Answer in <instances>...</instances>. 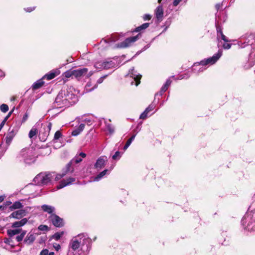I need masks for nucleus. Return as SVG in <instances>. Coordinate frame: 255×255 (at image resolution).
Returning <instances> with one entry per match:
<instances>
[{"label":"nucleus","mask_w":255,"mask_h":255,"mask_svg":"<svg viewBox=\"0 0 255 255\" xmlns=\"http://www.w3.org/2000/svg\"><path fill=\"white\" fill-rule=\"evenodd\" d=\"M27 219L26 218H23L20 221H16L12 223V227L13 228H18L23 226L27 222Z\"/></svg>","instance_id":"4be33fe9"},{"label":"nucleus","mask_w":255,"mask_h":255,"mask_svg":"<svg viewBox=\"0 0 255 255\" xmlns=\"http://www.w3.org/2000/svg\"><path fill=\"white\" fill-rule=\"evenodd\" d=\"M108 76L107 75H105L102 77H101V78H100L98 81H97V83L98 84H101L103 82V80Z\"/></svg>","instance_id":"49530a36"},{"label":"nucleus","mask_w":255,"mask_h":255,"mask_svg":"<svg viewBox=\"0 0 255 255\" xmlns=\"http://www.w3.org/2000/svg\"><path fill=\"white\" fill-rule=\"evenodd\" d=\"M78 101L77 96L68 91L62 90L55 98L54 106L57 108L68 107Z\"/></svg>","instance_id":"f257e3e1"},{"label":"nucleus","mask_w":255,"mask_h":255,"mask_svg":"<svg viewBox=\"0 0 255 255\" xmlns=\"http://www.w3.org/2000/svg\"><path fill=\"white\" fill-rule=\"evenodd\" d=\"M35 240V237L34 235L31 233H29L27 234L26 237L24 239L23 243L30 245L32 244Z\"/></svg>","instance_id":"a211bd4d"},{"label":"nucleus","mask_w":255,"mask_h":255,"mask_svg":"<svg viewBox=\"0 0 255 255\" xmlns=\"http://www.w3.org/2000/svg\"><path fill=\"white\" fill-rule=\"evenodd\" d=\"M221 16L216 15V27L217 29V35L218 34H220L221 32H223L222 28L220 24L221 23Z\"/></svg>","instance_id":"412c9836"},{"label":"nucleus","mask_w":255,"mask_h":255,"mask_svg":"<svg viewBox=\"0 0 255 255\" xmlns=\"http://www.w3.org/2000/svg\"><path fill=\"white\" fill-rule=\"evenodd\" d=\"M121 156H122V153L120 151H117L113 155L112 158L114 160L119 159L121 158Z\"/></svg>","instance_id":"c9c22d12"},{"label":"nucleus","mask_w":255,"mask_h":255,"mask_svg":"<svg viewBox=\"0 0 255 255\" xmlns=\"http://www.w3.org/2000/svg\"><path fill=\"white\" fill-rule=\"evenodd\" d=\"M65 175L64 172L62 174H56L54 172H41L35 177L33 182L37 185H47L52 184L54 181L60 180Z\"/></svg>","instance_id":"f03ea898"},{"label":"nucleus","mask_w":255,"mask_h":255,"mask_svg":"<svg viewBox=\"0 0 255 255\" xmlns=\"http://www.w3.org/2000/svg\"><path fill=\"white\" fill-rule=\"evenodd\" d=\"M222 55V51L219 50L217 53L214 55L212 57L205 59L201 61L199 63H195L194 64L192 68V70L196 72V71H203L205 69L201 66H206L208 64L212 65L215 64L217 60L221 57Z\"/></svg>","instance_id":"20e7f679"},{"label":"nucleus","mask_w":255,"mask_h":255,"mask_svg":"<svg viewBox=\"0 0 255 255\" xmlns=\"http://www.w3.org/2000/svg\"><path fill=\"white\" fill-rule=\"evenodd\" d=\"M109 171L108 169H105L103 171L99 173L94 179V181H98L101 180L104 176Z\"/></svg>","instance_id":"cd10ccee"},{"label":"nucleus","mask_w":255,"mask_h":255,"mask_svg":"<svg viewBox=\"0 0 255 255\" xmlns=\"http://www.w3.org/2000/svg\"><path fill=\"white\" fill-rule=\"evenodd\" d=\"M108 42V40H106V39H103L101 41V42L100 43L101 44H103V43H107Z\"/></svg>","instance_id":"bf43d9fd"},{"label":"nucleus","mask_w":255,"mask_h":255,"mask_svg":"<svg viewBox=\"0 0 255 255\" xmlns=\"http://www.w3.org/2000/svg\"><path fill=\"white\" fill-rule=\"evenodd\" d=\"M241 223L245 230L250 232L255 231V209L254 213L252 212L246 213Z\"/></svg>","instance_id":"39448f33"},{"label":"nucleus","mask_w":255,"mask_h":255,"mask_svg":"<svg viewBox=\"0 0 255 255\" xmlns=\"http://www.w3.org/2000/svg\"><path fill=\"white\" fill-rule=\"evenodd\" d=\"M221 7L220 4L218 3L216 5V8L217 10H218Z\"/></svg>","instance_id":"e2e57ef3"},{"label":"nucleus","mask_w":255,"mask_h":255,"mask_svg":"<svg viewBox=\"0 0 255 255\" xmlns=\"http://www.w3.org/2000/svg\"><path fill=\"white\" fill-rule=\"evenodd\" d=\"M61 136V133L60 131H57L54 136V140H58Z\"/></svg>","instance_id":"37998d69"},{"label":"nucleus","mask_w":255,"mask_h":255,"mask_svg":"<svg viewBox=\"0 0 255 255\" xmlns=\"http://www.w3.org/2000/svg\"><path fill=\"white\" fill-rule=\"evenodd\" d=\"M171 82H172L171 80H170V78H169V79H168L166 80V82H165V84L167 86L169 87V86H170V85H171Z\"/></svg>","instance_id":"6e6d98bb"},{"label":"nucleus","mask_w":255,"mask_h":255,"mask_svg":"<svg viewBox=\"0 0 255 255\" xmlns=\"http://www.w3.org/2000/svg\"><path fill=\"white\" fill-rule=\"evenodd\" d=\"M41 209L44 212L51 214L55 211V208L54 207L47 205H43L41 206Z\"/></svg>","instance_id":"5701e85b"},{"label":"nucleus","mask_w":255,"mask_h":255,"mask_svg":"<svg viewBox=\"0 0 255 255\" xmlns=\"http://www.w3.org/2000/svg\"><path fill=\"white\" fill-rule=\"evenodd\" d=\"M84 128H85V125L84 124H81L79 125V126L78 128L79 129L80 131L82 132L84 130Z\"/></svg>","instance_id":"603ef678"},{"label":"nucleus","mask_w":255,"mask_h":255,"mask_svg":"<svg viewBox=\"0 0 255 255\" xmlns=\"http://www.w3.org/2000/svg\"><path fill=\"white\" fill-rule=\"evenodd\" d=\"M44 84L43 78L37 80L36 82L33 83L32 86V88L33 90L38 89L41 87Z\"/></svg>","instance_id":"a878e982"},{"label":"nucleus","mask_w":255,"mask_h":255,"mask_svg":"<svg viewBox=\"0 0 255 255\" xmlns=\"http://www.w3.org/2000/svg\"><path fill=\"white\" fill-rule=\"evenodd\" d=\"M23 205L22 204L19 202V201H16L13 203L12 205L10 207L11 209H21L22 208Z\"/></svg>","instance_id":"7c9ffc66"},{"label":"nucleus","mask_w":255,"mask_h":255,"mask_svg":"<svg viewBox=\"0 0 255 255\" xmlns=\"http://www.w3.org/2000/svg\"><path fill=\"white\" fill-rule=\"evenodd\" d=\"M80 132H81V131H80L79 129L78 128H77L76 129H75L72 131L71 134L73 136H77L79 134H80Z\"/></svg>","instance_id":"c03bdc74"},{"label":"nucleus","mask_w":255,"mask_h":255,"mask_svg":"<svg viewBox=\"0 0 255 255\" xmlns=\"http://www.w3.org/2000/svg\"><path fill=\"white\" fill-rule=\"evenodd\" d=\"M37 133H38V130L37 129L33 127H32V128L31 129V130H30L29 132V134H28V137L30 138V139H35L36 137V136H37Z\"/></svg>","instance_id":"393cba45"},{"label":"nucleus","mask_w":255,"mask_h":255,"mask_svg":"<svg viewBox=\"0 0 255 255\" xmlns=\"http://www.w3.org/2000/svg\"><path fill=\"white\" fill-rule=\"evenodd\" d=\"M17 157L26 164H30L35 160V156L31 149L28 148L22 149Z\"/></svg>","instance_id":"6e6552de"},{"label":"nucleus","mask_w":255,"mask_h":255,"mask_svg":"<svg viewBox=\"0 0 255 255\" xmlns=\"http://www.w3.org/2000/svg\"><path fill=\"white\" fill-rule=\"evenodd\" d=\"M161 1H162V0H158V2L159 3H161Z\"/></svg>","instance_id":"774afa93"},{"label":"nucleus","mask_w":255,"mask_h":255,"mask_svg":"<svg viewBox=\"0 0 255 255\" xmlns=\"http://www.w3.org/2000/svg\"><path fill=\"white\" fill-rule=\"evenodd\" d=\"M169 87L167 86L165 84H164L161 88V90L159 93L160 96H162V94L168 89Z\"/></svg>","instance_id":"4c0bfd02"},{"label":"nucleus","mask_w":255,"mask_h":255,"mask_svg":"<svg viewBox=\"0 0 255 255\" xmlns=\"http://www.w3.org/2000/svg\"><path fill=\"white\" fill-rule=\"evenodd\" d=\"M58 74V71H52L46 75H45L43 77V79H47L48 80H51L55 78Z\"/></svg>","instance_id":"b1692460"},{"label":"nucleus","mask_w":255,"mask_h":255,"mask_svg":"<svg viewBox=\"0 0 255 255\" xmlns=\"http://www.w3.org/2000/svg\"><path fill=\"white\" fill-rule=\"evenodd\" d=\"M35 9V7H27V8H24V10L26 11V12H31L32 11H33V10H34Z\"/></svg>","instance_id":"864d4df0"},{"label":"nucleus","mask_w":255,"mask_h":255,"mask_svg":"<svg viewBox=\"0 0 255 255\" xmlns=\"http://www.w3.org/2000/svg\"><path fill=\"white\" fill-rule=\"evenodd\" d=\"M4 76V74L3 72L0 70V77H3Z\"/></svg>","instance_id":"680f3d73"},{"label":"nucleus","mask_w":255,"mask_h":255,"mask_svg":"<svg viewBox=\"0 0 255 255\" xmlns=\"http://www.w3.org/2000/svg\"><path fill=\"white\" fill-rule=\"evenodd\" d=\"M54 248L56 251H58L60 248L61 247L59 245H56V246H54Z\"/></svg>","instance_id":"13d9d810"},{"label":"nucleus","mask_w":255,"mask_h":255,"mask_svg":"<svg viewBox=\"0 0 255 255\" xmlns=\"http://www.w3.org/2000/svg\"><path fill=\"white\" fill-rule=\"evenodd\" d=\"M151 18V16L149 14H145L143 16V18L144 20H149Z\"/></svg>","instance_id":"de8ad7c7"},{"label":"nucleus","mask_w":255,"mask_h":255,"mask_svg":"<svg viewBox=\"0 0 255 255\" xmlns=\"http://www.w3.org/2000/svg\"><path fill=\"white\" fill-rule=\"evenodd\" d=\"M128 76L132 78L134 80L131 82V85H133L135 82V85L137 86L140 84V80L141 79V75L135 71L133 68L129 70V73H128Z\"/></svg>","instance_id":"f8f14e48"},{"label":"nucleus","mask_w":255,"mask_h":255,"mask_svg":"<svg viewBox=\"0 0 255 255\" xmlns=\"http://www.w3.org/2000/svg\"><path fill=\"white\" fill-rule=\"evenodd\" d=\"M148 113V112L145 110V111L140 115L139 118L142 120L145 119L147 117Z\"/></svg>","instance_id":"79ce46f5"},{"label":"nucleus","mask_w":255,"mask_h":255,"mask_svg":"<svg viewBox=\"0 0 255 255\" xmlns=\"http://www.w3.org/2000/svg\"><path fill=\"white\" fill-rule=\"evenodd\" d=\"M238 45L241 48H244L247 45H254V48L251 51L249 59V66H246L247 68L253 66L255 64V34L247 33L242 36L238 42Z\"/></svg>","instance_id":"7ed1b4c3"},{"label":"nucleus","mask_w":255,"mask_h":255,"mask_svg":"<svg viewBox=\"0 0 255 255\" xmlns=\"http://www.w3.org/2000/svg\"><path fill=\"white\" fill-rule=\"evenodd\" d=\"M149 23H144L142 24V25L137 27L135 28L134 31H135V32L141 31L142 30L146 29L149 26Z\"/></svg>","instance_id":"c85d7f7f"},{"label":"nucleus","mask_w":255,"mask_h":255,"mask_svg":"<svg viewBox=\"0 0 255 255\" xmlns=\"http://www.w3.org/2000/svg\"><path fill=\"white\" fill-rule=\"evenodd\" d=\"M26 215V211L23 209H19L16 211L13 212L10 215V217L15 219H20Z\"/></svg>","instance_id":"f3484780"},{"label":"nucleus","mask_w":255,"mask_h":255,"mask_svg":"<svg viewBox=\"0 0 255 255\" xmlns=\"http://www.w3.org/2000/svg\"><path fill=\"white\" fill-rule=\"evenodd\" d=\"M83 244L91 243V239L84 234H79L77 237H74L71 241L69 247L73 251H76L80 246L81 244Z\"/></svg>","instance_id":"0eeeda50"},{"label":"nucleus","mask_w":255,"mask_h":255,"mask_svg":"<svg viewBox=\"0 0 255 255\" xmlns=\"http://www.w3.org/2000/svg\"><path fill=\"white\" fill-rule=\"evenodd\" d=\"M183 0H174L173 2V4L174 6H177L180 2H181Z\"/></svg>","instance_id":"3c124183"},{"label":"nucleus","mask_w":255,"mask_h":255,"mask_svg":"<svg viewBox=\"0 0 255 255\" xmlns=\"http://www.w3.org/2000/svg\"><path fill=\"white\" fill-rule=\"evenodd\" d=\"M86 156V154L83 152H80L75 156L66 166L64 173H72L74 171V164H78L82 161L83 158Z\"/></svg>","instance_id":"1a4fd4ad"},{"label":"nucleus","mask_w":255,"mask_h":255,"mask_svg":"<svg viewBox=\"0 0 255 255\" xmlns=\"http://www.w3.org/2000/svg\"><path fill=\"white\" fill-rule=\"evenodd\" d=\"M8 116H6L4 118V120L2 121L3 122H4V123H5L6 121H7V120L8 119Z\"/></svg>","instance_id":"0e129e2a"},{"label":"nucleus","mask_w":255,"mask_h":255,"mask_svg":"<svg viewBox=\"0 0 255 255\" xmlns=\"http://www.w3.org/2000/svg\"><path fill=\"white\" fill-rule=\"evenodd\" d=\"M94 67L97 69H105L104 61H99L94 64Z\"/></svg>","instance_id":"2f4dec72"},{"label":"nucleus","mask_w":255,"mask_h":255,"mask_svg":"<svg viewBox=\"0 0 255 255\" xmlns=\"http://www.w3.org/2000/svg\"><path fill=\"white\" fill-rule=\"evenodd\" d=\"M49 219L52 224L56 227L60 228L64 225L63 219L55 214H51Z\"/></svg>","instance_id":"9b49d317"},{"label":"nucleus","mask_w":255,"mask_h":255,"mask_svg":"<svg viewBox=\"0 0 255 255\" xmlns=\"http://www.w3.org/2000/svg\"><path fill=\"white\" fill-rule=\"evenodd\" d=\"M150 46V44H147L146 46H145L142 49V51H144L146 49H147V48H148Z\"/></svg>","instance_id":"4d7b16f0"},{"label":"nucleus","mask_w":255,"mask_h":255,"mask_svg":"<svg viewBox=\"0 0 255 255\" xmlns=\"http://www.w3.org/2000/svg\"><path fill=\"white\" fill-rule=\"evenodd\" d=\"M154 106L153 105H150L149 106L145 109V110L148 113L153 110Z\"/></svg>","instance_id":"09e8293b"},{"label":"nucleus","mask_w":255,"mask_h":255,"mask_svg":"<svg viewBox=\"0 0 255 255\" xmlns=\"http://www.w3.org/2000/svg\"><path fill=\"white\" fill-rule=\"evenodd\" d=\"M17 131L18 129L16 128H9L8 132H7L5 138V143L8 146L10 144L13 137L17 133Z\"/></svg>","instance_id":"ddd939ff"},{"label":"nucleus","mask_w":255,"mask_h":255,"mask_svg":"<svg viewBox=\"0 0 255 255\" xmlns=\"http://www.w3.org/2000/svg\"><path fill=\"white\" fill-rule=\"evenodd\" d=\"M75 181V178L73 177H70L67 179H63L61 181L57 186L58 189L64 188V187L71 184Z\"/></svg>","instance_id":"dca6fc26"},{"label":"nucleus","mask_w":255,"mask_h":255,"mask_svg":"<svg viewBox=\"0 0 255 255\" xmlns=\"http://www.w3.org/2000/svg\"><path fill=\"white\" fill-rule=\"evenodd\" d=\"M4 199V196H0V203L2 202Z\"/></svg>","instance_id":"052dcab7"},{"label":"nucleus","mask_w":255,"mask_h":255,"mask_svg":"<svg viewBox=\"0 0 255 255\" xmlns=\"http://www.w3.org/2000/svg\"><path fill=\"white\" fill-rule=\"evenodd\" d=\"M105 69H109L115 66L116 63L112 60L104 61Z\"/></svg>","instance_id":"bb28decb"},{"label":"nucleus","mask_w":255,"mask_h":255,"mask_svg":"<svg viewBox=\"0 0 255 255\" xmlns=\"http://www.w3.org/2000/svg\"><path fill=\"white\" fill-rule=\"evenodd\" d=\"M108 161V158L106 156H101L98 158L94 164V167L99 170L103 168Z\"/></svg>","instance_id":"2eb2a0df"},{"label":"nucleus","mask_w":255,"mask_h":255,"mask_svg":"<svg viewBox=\"0 0 255 255\" xmlns=\"http://www.w3.org/2000/svg\"><path fill=\"white\" fill-rule=\"evenodd\" d=\"M88 72L86 68L73 70L74 76L77 78H80Z\"/></svg>","instance_id":"6ab92c4d"},{"label":"nucleus","mask_w":255,"mask_h":255,"mask_svg":"<svg viewBox=\"0 0 255 255\" xmlns=\"http://www.w3.org/2000/svg\"><path fill=\"white\" fill-rule=\"evenodd\" d=\"M48 255H54V253L53 252L48 253Z\"/></svg>","instance_id":"338daca9"},{"label":"nucleus","mask_w":255,"mask_h":255,"mask_svg":"<svg viewBox=\"0 0 255 255\" xmlns=\"http://www.w3.org/2000/svg\"><path fill=\"white\" fill-rule=\"evenodd\" d=\"M93 74V73L91 71L89 72V73L88 74V75L87 76V77H90Z\"/></svg>","instance_id":"69168bd1"},{"label":"nucleus","mask_w":255,"mask_h":255,"mask_svg":"<svg viewBox=\"0 0 255 255\" xmlns=\"http://www.w3.org/2000/svg\"><path fill=\"white\" fill-rule=\"evenodd\" d=\"M105 124L106 129L109 131L110 134L113 133L114 132V128L113 126L110 124L107 123V122L105 123Z\"/></svg>","instance_id":"473e14b6"},{"label":"nucleus","mask_w":255,"mask_h":255,"mask_svg":"<svg viewBox=\"0 0 255 255\" xmlns=\"http://www.w3.org/2000/svg\"><path fill=\"white\" fill-rule=\"evenodd\" d=\"M139 35L140 34H138L136 36L127 38L125 41L121 42L119 44V47L120 48H126L130 46L131 44L137 40Z\"/></svg>","instance_id":"4468645a"},{"label":"nucleus","mask_w":255,"mask_h":255,"mask_svg":"<svg viewBox=\"0 0 255 255\" xmlns=\"http://www.w3.org/2000/svg\"><path fill=\"white\" fill-rule=\"evenodd\" d=\"M155 15L158 21H161L163 16V9L162 5H159L155 9Z\"/></svg>","instance_id":"aec40b11"},{"label":"nucleus","mask_w":255,"mask_h":255,"mask_svg":"<svg viewBox=\"0 0 255 255\" xmlns=\"http://www.w3.org/2000/svg\"><path fill=\"white\" fill-rule=\"evenodd\" d=\"M27 118H28V115L26 113H25L22 118V123L25 122L27 120Z\"/></svg>","instance_id":"5fc2aeb1"},{"label":"nucleus","mask_w":255,"mask_h":255,"mask_svg":"<svg viewBox=\"0 0 255 255\" xmlns=\"http://www.w3.org/2000/svg\"><path fill=\"white\" fill-rule=\"evenodd\" d=\"M0 110L3 113H6L8 111V107L5 104H2L0 107Z\"/></svg>","instance_id":"e433bc0d"},{"label":"nucleus","mask_w":255,"mask_h":255,"mask_svg":"<svg viewBox=\"0 0 255 255\" xmlns=\"http://www.w3.org/2000/svg\"><path fill=\"white\" fill-rule=\"evenodd\" d=\"M64 75L66 78H70L72 76H74L73 70L67 71L64 73Z\"/></svg>","instance_id":"ea45409f"},{"label":"nucleus","mask_w":255,"mask_h":255,"mask_svg":"<svg viewBox=\"0 0 255 255\" xmlns=\"http://www.w3.org/2000/svg\"><path fill=\"white\" fill-rule=\"evenodd\" d=\"M63 231L60 232H57L53 235V238L56 241H58L63 235Z\"/></svg>","instance_id":"72a5a7b5"},{"label":"nucleus","mask_w":255,"mask_h":255,"mask_svg":"<svg viewBox=\"0 0 255 255\" xmlns=\"http://www.w3.org/2000/svg\"><path fill=\"white\" fill-rule=\"evenodd\" d=\"M52 124L46 123L42 124L41 129L39 133V138L41 141H45L48 137L51 129Z\"/></svg>","instance_id":"9d476101"},{"label":"nucleus","mask_w":255,"mask_h":255,"mask_svg":"<svg viewBox=\"0 0 255 255\" xmlns=\"http://www.w3.org/2000/svg\"><path fill=\"white\" fill-rule=\"evenodd\" d=\"M7 232L9 238L6 239L4 243L9 245H12L11 243L13 239H15L17 242L22 241L26 234V231H22L21 229L8 230Z\"/></svg>","instance_id":"423d86ee"},{"label":"nucleus","mask_w":255,"mask_h":255,"mask_svg":"<svg viewBox=\"0 0 255 255\" xmlns=\"http://www.w3.org/2000/svg\"><path fill=\"white\" fill-rule=\"evenodd\" d=\"M223 47L225 49H229L231 47V44L228 43L227 42H225L224 44H223Z\"/></svg>","instance_id":"a18cd8bd"},{"label":"nucleus","mask_w":255,"mask_h":255,"mask_svg":"<svg viewBox=\"0 0 255 255\" xmlns=\"http://www.w3.org/2000/svg\"><path fill=\"white\" fill-rule=\"evenodd\" d=\"M136 134L132 135L127 141L126 144L124 146L123 149L124 150H127V149L129 146L132 141L134 139Z\"/></svg>","instance_id":"c756f323"},{"label":"nucleus","mask_w":255,"mask_h":255,"mask_svg":"<svg viewBox=\"0 0 255 255\" xmlns=\"http://www.w3.org/2000/svg\"><path fill=\"white\" fill-rule=\"evenodd\" d=\"M38 230L42 231H47L48 230V227L46 225H40L38 228Z\"/></svg>","instance_id":"a19ab883"},{"label":"nucleus","mask_w":255,"mask_h":255,"mask_svg":"<svg viewBox=\"0 0 255 255\" xmlns=\"http://www.w3.org/2000/svg\"><path fill=\"white\" fill-rule=\"evenodd\" d=\"M83 122H85L87 125L90 126L93 123V119L90 118H86L83 120Z\"/></svg>","instance_id":"58836bf2"},{"label":"nucleus","mask_w":255,"mask_h":255,"mask_svg":"<svg viewBox=\"0 0 255 255\" xmlns=\"http://www.w3.org/2000/svg\"><path fill=\"white\" fill-rule=\"evenodd\" d=\"M217 38L219 40L220 39L223 40L225 42H228V39L227 37L223 34V32H221L220 34H218L217 35Z\"/></svg>","instance_id":"f704fd0d"},{"label":"nucleus","mask_w":255,"mask_h":255,"mask_svg":"<svg viewBox=\"0 0 255 255\" xmlns=\"http://www.w3.org/2000/svg\"><path fill=\"white\" fill-rule=\"evenodd\" d=\"M48 250L47 249L43 250L40 254V255H48Z\"/></svg>","instance_id":"8fccbe9b"}]
</instances>
